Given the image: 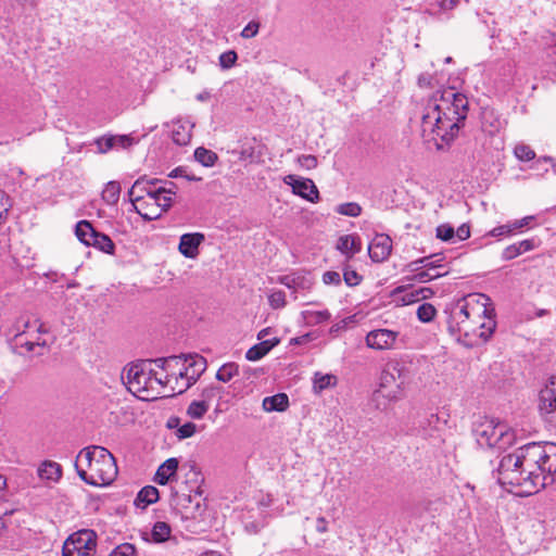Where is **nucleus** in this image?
<instances>
[{"label":"nucleus","mask_w":556,"mask_h":556,"mask_svg":"<svg viewBox=\"0 0 556 556\" xmlns=\"http://www.w3.org/2000/svg\"><path fill=\"white\" fill-rule=\"evenodd\" d=\"M549 455L547 472H556V443L531 442L502 457L497 467V480L502 485L519 488L518 494L532 495L544 489V477H540L535 462Z\"/></svg>","instance_id":"f257e3e1"},{"label":"nucleus","mask_w":556,"mask_h":556,"mask_svg":"<svg viewBox=\"0 0 556 556\" xmlns=\"http://www.w3.org/2000/svg\"><path fill=\"white\" fill-rule=\"evenodd\" d=\"M483 293H470L444 309L447 331L466 345L477 344L476 338L488 341L496 328L495 309Z\"/></svg>","instance_id":"f03ea898"},{"label":"nucleus","mask_w":556,"mask_h":556,"mask_svg":"<svg viewBox=\"0 0 556 556\" xmlns=\"http://www.w3.org/2000/svg\"><path fill=\"white\" fill-rule=\"evenodd\" d=\"M468 99L454 88L438 90L424 106L421 135L428 141H435L438 148L448 144L458 135L467 117Z\"/></svg>","instance_id":"7ed1b4c3"},{"label":"nucleus","mask_w":556,"mask_h":556,"mask_svg":"<svg viewBox=\"0 0 556 556\" xmlns=\"http://www.w3.org/2000/svg\"><path fill=\"white\" fill-rule=\"evenodd\" d=\"M75 469L84 482L94 486L110 484L118 471L110 451L97 445L85 447L78 453Z\"/></svg>","instance_id":"20e7f679"},{"label":"nucleus","mask_w":556,"mask_h":556,"mask_svg":"<svg viewBox=\"0 0 556 556\" xmlns=\"http://www.w3.org/2000/svg\"><path fill=\"white\" fill-rule=\"evenodd\" d=\"M403 367L399 363L388 364L381 372L379 389L372 394L377 408L384 409L387 402L397 397V392L404 380L401 379Z\"/></svg>","instance_id":"39448f33"},{"label":"nucleus","mask_w":556,"mask_h":556,"mask_svg":"<svg viewBox=\"0 0 556 556\" xmlns=\"http://www.w3.org/2000/svg\"><path fill=\"white\" fill-rule=\"evenodd\" d=\"M473 432L477 443L482 447L504 448L511 444L514 438L506 425L495 422L493 419L480 422Z\"/></svg>","instance_id":"423d86ee"},{"label":"nucleus","mask_w":556,"mask_h":556,"mask_svg":"<svg viewBox=\"0 0 556 556\" xmlns=\"http://www.w3.org/2000/svg\"><path fill=\"white\" fill-rule=\"evenodd\" d=\"M127 389L139 399L146 400L153 393V386L150 383L152 380V363L139 362L132 364L127 369L126 375Z\"/></svg>","instance_id":"0eeeda50"},{"label":"nucleus","mask_w":556,"mask_h":556,"mask_svg":"<svg viewBox=\"0 0 556 556\" xmlns=\"http://www.w3.org/2000/svg\"><path fill=\"white\" fill-rule=\"evenodd\" d=\"M97 535L92 530H80L72 534L63 544V556H93Z\"/></svg>","instance_id":"6e6552de"},{"label":"nucleus","mask_w":556,"mask_h":556,"mask_svg":"<svg viewBox=\"0 0 556 556\" xmlns=\"http://www.w3.org/2000/svg\"><path fill=\"white\" fill-rule=\"evenodd\" d=\"M182 361L180 365L182 369L179 370L178 376L185 380L184 384L177 390L178 394L184 393L191 386H193L201 375L206 369V359L200 355H181Z\"/></svg>","instance_id":"1a4fd4ad"},{"label":"nucleus","mask_w":556,"mask_h":556,"mask_svg":"<svg viewBox=\"0 0 556 556\" xmlns=\"http://www.w3.org/2000/svg\"><path fill=\"white\" fill-rule=\"evenodd\" d=\"M540 413L544 420L556 429V378L553 377L549 383L540 392Z\"/></svg>","instance_id":"9d476101"},{"label":"nucleus","mask_w":556,"mask_h":556,"mask_svg":"<svg viewBox=\"0 0 556 556\" xmlns=\"http://www.w3.org/2000/svg\"><path fill=\"white\" fill-rule=\"evenodd\" d=\"M430 258L431 257H421L409 264L412 270L416 271L413 277L414 280L428 282L445 276L448 273L444 265H432L433 263H430Z\"/></svg>","instance_id":"9b49d317"},{"label":"nucleus","mask_w":556,"mask_h":556,"mask_svg":"<svg viewBox=\"0 0 556 556\" xmlns=\"http://www.w3.org/2000/svg\"><path fill=\"white\" fill-rule=\"evenodd\" d=\"M280 283L292 290L294 300L298 294H306L309 292L315 283L313 276L307 271H293L285 275L279 279Z\"/></svg>","instance_id":"f8f14e48"},{"label":"nucleus","mask_w":556,"mask_h":556,"mask_svg":"<svg viewBox=\"0 0 556 556\" xmlns=\"http://www.w3.org/2000/svg\"><path fill=\"white\" fill-rule=\"evenodd\" d=\"M283 182L292 187V192L312 203L319 201V191L309 178H298L295 175H288Z\"/></svg>","instance_id":"ddd939ff"},{"label":"nucleus","mask_w":556,"mask_h":556,"mask_svg":"<svg viewBox=\"0 0 556 556\" xmlns=\"http://www.w3.org/2000/svg\"><path fill=\"white\" fill-rule=\"evenodd\" d=\"M399 332L390 329H375L367 333L366 344L374 350H390L394 348Z\"/></svg>","instance_id":"4468645a"},{"label":"nucleus","mask_w":556,"mask_h":556,"mask_svg":"<svg viewBox=\"0 0 556 556\" xmlns=\"http://www.w3.org/2000/svg\"><path fill=\"white\" fill-rule=\"evenodd\" d=\"M392 250V240L388 235H377L368 247V253L374 262H383Z\"/></svg>","instance_id":"2eb2a0df"},{"label":"nucleus","mask_w":556,"mask_h":556,"mask_svg":"<svg viewBox=\"0 0 556 556\" xmlns=\"http://www.w3.org/2000/svg\"><path fill=\"white\" fill-rule=\"evenodd\" d=\"M134 143V138L127 135H117V136H102L94 140V144L97 146V151L99 153H106L114 148H123L126 149Z\"/></svg>","instance_id":"dca6fc26"},{"label":"nucleus","mask_w":556,"mask_h":556,"mask_svg":"<svg viewBox=\"0 0 556 556\" xmlns=\"http://www.w3.org/2000/svg\"><path fill=\"white\" fill-rule=\"evenodd\" d=\"M205 240L201 232L185 233L180 237L178 250L187 258H194L199 254V247Z\"/></svg>","instance_id":"f3484780"},{"label":"nucleus","mask_w":556,"mask_h":556,"mask_svg":"<svg viewBox=\"0 0 556 556\" xmlns=\"http://www.w3.org/2000/svg\"><path fill=\"white\" fill-rule=\"evenodd\" d=\"M432 294L429 288H406L397 287L393 291V295L397 301L402 302L403 305H409L420 300L427 299Z\"/></svg>","instance_id":"a211bd4d"},{"label":"nucleus","mask_w":556,"mask_h":556,"mask_svg":"<svg viewBox=\"0 0 556 556\" xmlns=\"http://www.w3.org/2000/svg\"><path fill=\"white\" fill-rule=\"evenodd\" d=\"M179 462L177 458H168L157 468L153 481L160 485H166L176 479Z\"/></svg>","instance_id":"6ab92c4d"},{"label":"nucleus","mask_w":556,"mask_h":556,"mask_svg":"<svg viewBox=\"0 0 556 556\" xmlns=\"http://www.w3.org/2000/svg\"><path fill=\"white\" fill-rule=\"evenodd\" d=\"M155 189L156 188H151L149 186L148 176H141L128 190L129 200L132 204L140 203L142 200H144V195H148L152 200Z\"/></svg>","instance_id":"aec40b11"},{"label":"nucleus","mask_w":556,"mask_h":556,"mask_svg":"<svg viewBox=\"0 0 556 556\" xmlns=\"http://www.w3.org/2000/svg\"><path fill=\"white\" fill-rule=\"evenodd\" d=\"M193 124L188 119H178L173 123L172 139L178 146H186L191 140Z\"/></svg>","instance_id":"412c9836"},{"label":"nucleus","mask_w":556,"mask_h":556,"mask_svg":"<svg viewBox=\"0 0 556 556\" xmlns=\"http://www.w3.org/2000/svg\"><path fill=\"white\" fill-rule=\"evenodd\" d=\"M12 342L17 353L23 354L24 352H34L36 346L46 348V340L41 339L39 336L30 338L23 337L21 333L17 336H13Z\"/></svg>","instance_id":"4be33fe9"},{"label":"nucleus","mask_w":556,"mask_h":556,"mask_svg":"<svg viewBox=\"0 0 556 556\" xmlns=\"http://www.w3.org/2000/svg\"><path fill=\"white\" fill-rule=\"evenodd\" d=\"M337 249L351 258L362 250L361 238L357 235L341 236L337 242Z\"/></svg>","instance_id":"5701e85b"},{"label":"nucleus","mask_w":556,"mask_h":556,"mask_svg":"<svg viewBox=\"0 0 556 556\" xmlns=\"http://www.w3.org/2000/svg\"><path fill=\"white\" fill-rule=\"evenodd\" d=\"M278 338H273L268 340H262V342L250 348L245 357L248 361L255 362L264 357L273 348H275L279 343Z\"/></svg>","instance_id":"b1692460"},{"label":"nucleus","mask_w":556,"mask_h":556,"mask_svg":"<svg viewBox=\"0 0 556 556\" xmlns=\"http://www.w3.org/2000/svg\"><path fill=\"white\" fill-rule=\"evenodd\" d=\"M262 406L266 412H285L289 407V397L286 393L266 396Z\"/></svg>","instance_id":"393cba45"},{"label":"nucleus","mask_w":556,"mask_h":556,"mask_svg":"<svg viewBox=\"0 0 556 556\" xmlns=\"http://www.w3.org/2000/svg\"><path fill=\"white\" fill-rule=\"evenodd\" d=\"M38 476L42 480L56 482L62 476V467L55 462L46 460L39 466Z\"/></svg>","instance_id":"a878e982"},{"label":"nucleus","mask_w":556,"mask_h":556,"mask_svg":"<svg viewBox=\"0 0 556 556\" xmlns=\"http://www.w3.org/2000/svg\"><path fill=\"white\" fill-rule=\"evenodd\" d=\"M97 230L92 227L88 220H80L76 224L75 235L77 239L85 245L90 247L92 239L97 235Z\"/></svg>","instance_id":"bb28decb"},{"label":"nucleus","mask_w":556,"mask_h":556,"mask_svg":"<svg viewBox=\"0 0 556 556\" xmlns=\"http://www.w3.org/2000/svg\"><path fill=\"white\" fill-rule=\"evenodd\" d=\"M160 497L159 490L153 485L143 486L135 501L136 505L141 508H146L148 505L157 502Z\"/></svg>","instance_id":"cd10ccee"},{"label":"nucleus","mask_w":556,"mask_h":556,"mask_svg":"<svg viewBox=\"0 0 556 556\" xmlns=\"http://www.w3.org/2000/svg\"><path fill=\"white\" fill-rule=\"evenodd\" d=\"M135 211L144 219L148 222L155 220L161 217V212H159V208L153 203H148L147 201L142 200L140 203L132 204Z\"/></svg>","instance_id":"c85d7f7f"},{"label":"nucleus","mask_w":556,"mask_h":556,"mask_svg":"<svg viewBox=\"0 0 556 556\" xmlns=\"http://www.w3.org/2000/svg\"><path fill=\"white\" fill-rule=\"evenodd\" d=\"M337 377L331 374H320L316 372L313 379V389L315 393H320L321 391L336 386Z\"/></svg>","instance_id":"c756f323"},{"label":"nucleus","mask_w":556,"mask_h":556,"mask_svg":"<svg viewBox=\"0 0 556 556\" xmlns=\"http://www.w3.org/2000/svg\"><path fill=\"white\" fill-rule=\"evenodd\" d=\"M121 185L117 181H109L102 191V199L109 205H115L119 200Z\"/></svg>","instance_id":"7c9ffc66"},{"label":"nucleus","mask_w":556,"mask_h":556,"mask_svg":"<svg viewBox=\"0 0 556 556\" xmlns=\"http://www.w3.org/2000/svg\"><path fill=\"white\" fill-rule=\"evenodd\" d=\"M90 247H93L104 253L113 254L115 250V244L112 239L102 232H97L96 237L92 239Z\"/></svg>","instance_id":"2f4dec72"},{"label":"nucleus","mask_w":556,"mask_h":556,"mask_svg":"<svg viewBox=\"0 0 556 556\" xmlns=\"http://www.w3.org/2000/svg\"><path fill=\"white\" fill-rule=\"evenodd\" d=\"M194 159L203 166L211 167L216 163L218 156L214 151L208 150L204 147H199L194 151Z\"/></svg>","instance_id":"473e14b6"},{"label":"nucleus","mask_w":556,"mask_h":556,"mask_svg":"<svg viewBox=\"0 0 556 556\" xmlns=\"http://www.w3.org/2000/svg\"><path fill=\"white\" fill-rule=\"evenodd\" d=\"M181 361L182 356H169L166 358H156L150 362L152 363V366L155 365L165 370L167 374L175 375L173 369L174 367L179 366Z\"/></svg>","instance_id":"72a5a7b5"},{"label":"nucleus","mask_w":556,"mask_h":556,"mask_svg":"<svg viewBox=\"0 0 556 556\" xmlns=\"http://www.w3.org/2000/svg\"><path fill=\"white\" fill-rule=\"evenodd\" d=\"M239 375V366L236 363L224 364L216 372V379L222 382H228Z\"/></svg>","instance_id":"f704fd0d"},{"label":"nucleus","mask_w":556,"mask_h":556,"mask_svg":"<svg viewBox=\"0 0 556 556\" xmlns=\"http://www.w3.org/2000/svg\"><path fill=\"white\" fill-rule=\"evenodd\" d=\"M165 192V189H159L156 188L155 191H154V197L152 198V201L154 202L155 206L159 210V212H161V214L163 212H166L173 204V198Z\"/></svg>","instance_id":"c9c22d12"},{"label":"nucleus","mask_w":556,"mask_h":556,"mask_svg":"<svg viewBox=\"0 0 556 556\" xmlns=\"http://www.w3.org/2000/svg\"><path fill=\"white\" fill-rule=\"evenodd\" d=\"M208 408L210 404L206 401H192L187 408V415L192 419H201Z\"/></svg>","instance_id":"e433bc0d"},{"label":"nucleus","mask_w":556,"mask_h":556,"mask_svg":"<svg viewBox=\"0 0 556 556\" xmlns=\"http://www.w3.org/2000/svg\"><path fill=\"white\" fill-rule=\"evenodd\" d=\"M549 463H551L549 455L539 462H535V466L540 467L538 475H540V477H542V476L544 477V488L553 484L556 480V472H551V473L547 472Z\"/></svg>","instance_id":"4c0bfd02"},{"label":"nucleus","mask_w":556,"mask_h":556,"mask_svg":"<svg viewBox=\"0 0 556 556\" xmlns=\"http://www.w3.org/2000/svg\"><path fill=\"white\" fill-rule=\"evenodd\" d=\"M170 527L168 523L157 521L152 528V539L155 542H165L170 535Z\"/></svg>","instance_id":"58836bf2"},{"label":"nucleus","mask_w":556,"mask_h":556,"mask_svg":"<svg viewBox=\"0 0 556 556\" xmlns=\"http://www.w3.org/2000/svg\"><path fill=\"white\" fill-rule=\"evenodd\" d=\"M302 314L307 323H312L315 325L323 324L331 318V314L328 309L304 311Z\"/></svg>","instance_id":"ea45409f"},{"label":"nucleus","mask_w":556,"mask_h":556,"mask_svg":"<svg viewBox=\"0 0 556 556\" xmlns=\"http://www.w3.org/2000/svg\"><path fill=\"white\" fill-rule=\"evenodd\" d=\"M439 424V417L437 415H430L420 424V433L422 437H433L437 426Z\"/></svg>","instance_id":"a19ab883"},{"label":"nucleus","mask_w":556,"mask_h":556,"mask_svg":"<svg viewBox=\"0 0 556 556\" xmlns=\"http://www.w3.org/2000/svg\"><path fill=\"white\" fill-rule=\"evenodd\" d=\"M515 156L521 162H529L535 157V152L530 146L518 143L514 148Z\"/></svg>","instance_id":"79ce46f5"},{"label":"nucleus","mask_w":556,"mask_h":556,"mask_svg":"<svg viewBox=\"0 0 556 556\" xmlns=\"http://www.w3.org/2000/svg\"><path fill=\"white\" fill-rule=\"evenodd\" d=\"M437 309L430 303H422L417 308V317L422 323L431 321L435 316Z\"/></svg>","instance_id":"37998d69"},{"label":"nucleus","mask_w":556,"mask_h":556,"mask_svg":"<svg viewBox=\"0 0 556 556\" xmlns=\"http://www.w3.org/2000/svg\"><path fill=\"white\" fill-rule=\"evenodd\" d=\"M30 327H31L30 319L28 317L21 316L13 324L11 331L13 332V336H17L18 333H21L23 337H26L27 330Z\"/></svg>","instance_id":"c03bdc74"},{"label":"nucleus","mask_w":556,"mask_h":556,"mask_svg":"<svg viewBox=\"0 0 556 556\" xmlns=\"http://www.w3.org/2000/svg\"><path fill=\"white\" fill-rule=\"evenodd\" d=\"M336 211L341 215L357 217L362 212V207L355 202H349L340 204Z\"/></svg>","instance_id":"a18cd8bd"},{"label":"nucleus","mask_w":556,"mask_h":556,"mask_svg":"<svg viewBox=\"0 0 556 556\" xmlns=\"http://www.w3.org/2000/svg\"><path fill=\"white\" fill-rule=\"evenodd\" d=\"M238 60V54L233 50H228L219 55V66L223 70L231 68Z\"/></svg>","instance_id":"49530a36"},{"label":"nucleus","mask_w":556,"mask_h":556,"mask_svg":"<svg viewBox=\"0 0 556 556\" xmlns=\"http://www.w3.org/2000/svg\"><path fill=\"white\" fill-rule=\"evenodd\" d=\"M191 503L192 496L190 494H178V492L174 494L173 505H175L176 507H181L182 509L186 510V513L192 514L190 507Z\"/></svg>","instance_id":"de8ad7c7"},{"label":"nucleus","mask_w":556,"mask_h":556,"mask_svg":"<svg viewBox=\"0 0 556 556\" xmlns=\"http://www.w3.org/2000/svg\"><path fill=\"white\" fill-rule=\"evenodd\" d=\"M109 556H137V551L135 545L123 543L117 545Z\"/></svg>","instance_id":"09e8293b"},{"label":"nucleus","mask_w":556,"mask_h":556,"mask_svg":"<svg viewBox=\"0 0 556 556\" xmlns=\"http://www.w3.org/2000/svg\"><path fill=\"white\" fill-rule=\"evenodd\" d=\"M437 238L442 241H450L455 237L454 227L450 224H441L435 229Z\"/></svg>","instance_id":"8fccbe9b"},{"label":"nucleus","mask_w":556,"mask_h":556,"mask_svg":"<svg viewBox=\"0 0 556 556\" xmlns=\"http://www.w3.org/2000/svg\"><path fill=\"white\" fill-rule=\"evenodd\" d=\"M11 206L12 204L9 195L4 191H0V225L8 218Z\"/></svg>","instance_id":"3c124183"},{"label":"nucleus","mask_w":556,"mask_h":556,"mask_svg":"<svg viewBox=\"0 0 556 556\" xmlns=\"http://www.w3.org/2000/svg\"><path fill=\"white\" fill-rule=\"evenodd\" d=\"M197 432V426L195 424L189 421L184 424L182 426L178 427L176 431V437L179 440L191 438Z\"/></svg>","instance_id":"603ef678"},{"label":"nucleus","mask_w":556,"mask_h":556,"mask_svg":"<svg viewBox=\"0 0 556 556\" xmlns=\"http://www.w3.org/2000/svg\"><path fill=\"white\" fill-rule=\"evenodd\" d=\"M343 279L349 287H355L361 283L363 277L356 270L346 268L343 273Z\"/></svg>","instance_id":"864d4df0"},{"label":"nucleus","mask_w":556,"mask_h":556,"mask_svg":"<svg viewBox=\"0 0 556 556\" xmlns=\"http://www.w3.org/2000/svg\"><path fill=\"white\" fill-rule=\"evenodd\" d=\"M268 302L273 308H281L286 305V294L283 291H275L268 296Z\"/></svg>","instance_id":"5fc2aeb1"},{"label":"nucleus","mask_w":556,"mask_h":556,"mask_svg":"<svg viewBox=\"0 0 556 556\" xmlns=\"http://www.w3.org/2000/svg\"><path fill=\"white\" fill-rule=\"evenodd\" d=\"M260 29V23L251 21L241 31V37L245 39L253 38L257 35Z\"/></svg>","instance_id":"6e6d98bb"},{"label":"nucleus","mask_w":556,"mask_h":556,"mask_svg":"<svg viewBox=\"0 0 556 556\" xmlns=\"http://www.w3.org/2000/svg\"><path fill=\"white\" fill-rule=\"evenodd\" d=\"M519 255H521L519 247H518L517 243H514V244H510V245L506 247L503 250L502 258L504 261H510V260H514L515 257H517Z\"/></svg>","instance_id":"4d7b16f0"},{"label":"nucleus","mask_w":556,"mask_h":556,"mask_svg":"<svg viewBox=\"0 0 556 556\" xmlns=\"http://www.w3.org/2000/svg\"><path fill=\"white\" fill-rule=\"evenodd\" d=\"M323 282L325 285L339 286L341 283V276L338 271L328 270L323 275Z\"/></svg>","instance_id":"13d9d810"},{"label":"nucleus","mask_w":556,"mask_h":556,"mask_svg":"<svg viewBox=\"0 0 556 556\" xmlns=\"http://www.w3.org/2000/svg\"><path fill=\"white\" fill-rule=\"evenodd\" d=\"M298 162L302 167H305L306 169H312L317 166V159L309 154L299 156Z\"/></svg>","instance_id":"bf43d9fd"},{"label":"nucleus","mask_w":556,"mask_h":556,"mask_svg":"<svg viewBox=\"0 0 556 556\" xmlns=\"http://www.w3.org/2000/svg\"><path fill=\"white\" fill-rule=\"evenodd\" d=\"M170 376L172 375L167 374L164 378L163 377H159L157 374L152 368V380L150 381V383H152V386H153V392L159 387H164L168 382Z\"/></svg>","instance_id":"052dcab7"},{"label":"nucleus","mask_w":556,"mask_h":556,"mask_svg":"<svg viewBox=\"0 0 556 556\" xmlns=\"http://www.w3.org/2000/svg\"><path fill=\"white\" fill-rule=\"evenodd\" d=\"M219 392H220V388L219 387H217V386H210V387L205 388L202 391V394H201L202 397H203L202 401H206V403H208Z\"/></svg>","instance_id":"680f3d73"},{"label":"nucleus","mask_w":556,"mask_h":556,"mask_svg":"<svg viewBox=\"0 0 556 556\" xmlns=\"http://www.w3.org/2000/svg\"><path fill=\"white\" fill-rule=\"evenodd\" d=\"M510 227L511 226H509V224L497 226L490 231V235L492 237H501V236L511 235L513 232H511Z\"/></svg>","instance_id":"e2e57ef3"},{"label":"nucleus","mask_w":556,"mask_h":556,"mask_svg":"<svg viewBox=\"0 0 556 556\" xmlns=\"http://www.w3.org/2000/svg\"><path fill=\"white\" fill-rule=\"evenodd\" d=\"M455 236H457L459 240L468 239L470 237L469 226L467 224H463L462 226H459L455 231Z\"/></svg>","instance_id":"0e129e2a"},{"label":"nucleus","mask_w":556,"mask_h":556,"mask_svg":"<svg viewBox=\"0 0 556 556\" xmlns=\"http://www.w3.org/2000/svg\"><path fill=\"white\" fill-rule=\"evenodd\" d=\"M186 466L189 467V473H191L193 476L194 484H199V482L202 481V478H201V473H200L199 469L197 468L195 464L189 463ZM197 488H199V485H197Z\"/></svg>","instance_id":"69168bd1"},{"label":"nucleus","mask_w":556,"mask_h":556,"mask_svg":"<svg viewBox=\"0 0 556 556\" xmlns=\"http://www.w3.org/2000/svg\"><path fill=\"white\" fill-rule=\"evenodd\" d=\"M517 244L519 247L521 254L534 249L533 240L526 239V240L517 242Z\"/></svg>","instance_id":"338daca9"},{"label":"nucleus","mask_w":556,"mask_h":556,"mask_svg":"<svg viewBox=\"0 0 556 556\" xmlns=\"http://www.w3.org/2000/svg\"><path fill=\"white\" fill-rule=\"evenodd\" d=\"M316 531L325 533L328 531V521L324 517H318L316 520Z\"/></svg>","instance_id":"774afa93"}]
</instances>
